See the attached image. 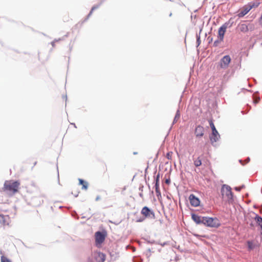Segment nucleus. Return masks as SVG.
<instances>
[{"label": "nucleus", "instance_id": "obj_23", "mask_svg": "<svg viewBox=\"0 0 262 262\" xmlns=\"http://www.w3.org/2000/svg\"><path fill=\"white\" fill-rule=\"evenodd\" d=\"M196 42H197V44H198V46H199L201 43V39H200V36L199 35H197L196 36Z\"/></svg>", "mask_w": 262, "mask_h": 262}, {"label": "nucleus", "instance_id": "obj_5", "mask_svg": "<svg viewBox=\"0 0 262 262\" xmlns=\"http://www.w3.org/2000/svg\"><path fill=\"white\" fill-rule=\"evenodd\" d=\"M226 31V27L225 26H223L219 28L218 31L217 39L213 42L214 47H216L219 46L223 41Z\"/></svg>", "mask_w": 262, "mask_h": 262}, {"label": "nucleus", "instance_id": "obj_16", "mask_svg": "<svg viewBox=\"0 0 262 262\" xmlns=\"http://www.w3.org/2000/svg\"><path fill=\"white\" fill-rule=\"evenodd\" d=\"M79 184L81 185H82V189H84L85 190H86L88 187V183L83 181V180L79 179Z\"/></svg>", "mask_w": 262, "mask_h": 262}, {"label": "nucleus", "instance_id": "obj_9", "mask_svg": "<svg viewBox=\"0 0 262 262\" xmlns=\"http://www.w3.org/2000/svg\"><path fill=\"white\" fill-rule=\"evenodd\" d=\"M231 58L229 55L224 56L220 60V66L221 68L226 69L229 67L231 62Z\"/></svg>", "mask_w": 262, "mask_h": 262}, {"label": "nucleus", "instance_id": "obj_28", "mask_svg": "<svg viewBox=\"0 0 262 262\" xmlns=\"http://www.w3.org/2000/svg\"><path fill=\"white\" fill-rule=\"evenodd\" d=\"M166 183H169V181H168V180H167L166 181Z\"/></svg>", "mask_w": 262, "mask_h": 262}, {"label": "nucleus", "instance_id": "obj_25", "mask_svg": "<svg viewBox=\"0 0 262 262\" xmlns=\"http://www.w3.org/2000/svg\"><path fill=\"white\" fill-rule=\"evenodd\" d=\"M98 7H94L92 8L91 11H90V13L88 15V16H90V15H91L92 14V12L95 10L96 9H97Z\"/></svg>", "mask_w": 262, "mask_h": 262}, {"label": "nucleus", "instance_id": "obj_24", "mask_svg": "<svg viewBox=\"0 0 262 262\" xmlns=\"http://www.w3.org/2000/svg\"><path fill=\"white\" fill-rule=\"evenodd\" d=\"M259 101H260V98L257 97V98H255L253 102L255 104H257V103H259Z\"/></svg>", "mask_w": 262, "mask_h": 262}, {"label": "nucleus", "instance_id": "obj_13", "mask_svg": "<svg viewBox=\"0 0 262 262\" xmlns=\"http://www.w3.org/2000/svg\"><path fill=\"white\" fill-rule=\"evenodd\" d=\"M204 129L203 126L199 125L196 126L195 129V134L196 137H201L204 135Z\"/></svg>", "mask_w": 262, "mask_h": 262}, {"label": "nucleus", "instance_id": "obj_19", "mask_svg": "<svg viewBox=\"0 0 262 262\" xmlns=\"http://www.w3.org/2000/svg\"><path fill=\"white\" fill-rule=\"evenodd\" d=\"M247 245H248V248L249 250H253L255 248V245L251 241H248Z\"/></svg>", "mask_w": 262, "mask_h": 262}, {"label": "nucleus", "instance_id": "obj_3", "mask_svg": "<svg viewBox=\"0 0 262 262\" xmlns=\"http://www.w3.org/2000/svg\"><path fill=\"white\" fill-rule=\"evenodd\" d=\"M203 224L210 227H218L220 226V221L216 217H204Z\"/></svg>", "mask_w": 262, "mask_h": 262}, {"label": "nucleus", "instance_id": "obj_17", "mask_svg": "<svg viewBox=\"0 0 262 262\" xmlns=\"http://www.w3.org/2000/svg\"><path fill=\"white\" fill-rule=\"evenodd\" d=\"M255 220L256 223L259 225L262 229V218L259 216L256 215L255 217Z\"/></svg>", "mask_w": 262, "mask_h": 262}, {"label": "nucleus", "instance_id": "obj_2", "mask_svg": "<svg viewBox=\"0 0 262 262\" xmlns=\"http://www.w3.org/2000/svg\"><path fill=\"white\" fill-rule=\"evenodd\" d=\"M221 193L222 196L224 199L228 201L232 200L233 194L231 191V188L230 186L226 185H224L221 189Z\"/></svg>", "mask_w": 262, "mask_h": 262}, {"label": "nucleus", "instance_id": "obj_4", "mask_svg": "<svg viewBox=\"0 0 262 262\" xmlns=\"http://www.w3.org/2000/svg\"><path fill=\"white\" fill-rule=\"evenodd\" d=\"M259 4L258 2H251L244 6L240 10L239 15L243 16L247 14L249 11L254 7H257Z\"/></svg>", "mask_w": 262, "mask_h": 262}, {"label": "nucleus", "instance_id": "obj_20", "mask_svg": "<svg viewBox=\"0 0 262 262\" xmlns=\"http://www.w3.org/2000/svg\"><path fill=\"white\" fill-rule=\"evenodd\" d=\"M0 223L3 225H5L6 223L5 217L2 214H0Z\"/></svg>", "mask_w": 262, "mask_h": 262}, {"label": "nucleus", "instance_id": "obj_6", "mask_svg": "<svg viewBox=\"0 0 262 262\" xmlns=\"http://www.w3.org/2000/svg\"><path fill=\"white\" fill-rule=\"evenodd\" d=\"M209 125L212 129V134L210 137V139L212 143L216 142L220 138V135L215 128L212 120H209Z\"/></svg>", "mask_w": 262, "mask_h": 262}, {"label": "nucleus", "instance_id": "obj_27", "mask_svg": "<svg viewBox=\"0 0 262 262\" xmlns=\"http://www.w3.org/2000/svg\"><path fill=\"white\" fill-rule=\"evenodd\" d=\"M259 23L262 26V17H260L259 19Z\"/></svg>", "mask_w": 262, "mask_h": 262}, {"label": "nucleus", "instance_id": "obj_22", "mask_svg": "<svg viewBox=\"0 0 262 262\" xmlns=\"http://www.w3.org/2000/svg\"><path fill=\"white\" fill-rule=\"evenodd\" d=\"M172 151H169L166 154V158L168 159V160H171L172 159Z\"/></svg>", "mask_w": 262, "mask_h": 262}, {"label": "nucleus", "instance_id": "obj_21", "mask_svg": "<svg viewBox=\"0 0 262 262\" xmlns=\"http://www.w3.org/2000/svg\"><path fill=\"white\" fill-rule=\"evenodd\" d=\"M1 262H11L7 257L3 255L1 258Z\"/></svg>", "mask_w": 262, "mask_h": 262}, {"label": "nucleus", "instance_id": "obj_1", "mask_svg": "<svg viewBox=\"0 0 262 262\" xmlns=\"http://www.w3.org/2000/svg\"><path fill=\"white\" fill-rule=\"evenodd\" d=\"M20 183L18 181L9 180L5 181L3 188L4 191H8L13 194L18 191Z\"/></svg>", "mask_w": 262, "mask_h": 262}, {"label": "nucleus", "instance_id": "obj_10", "mask_svg": "<svg viewBox=\"0 0 262 262\" xmlns=\"http://www.w3.org/2000/svg\"><path fill=\"white\" fill-rule=\"evenodd\" d=\"M190 203L191 205L194 207H197L200 205V200L194 194H191L189 197Z\"/></svg>", "mask_w": 262, "mask_h": 262}, {"label": "nucleus", "instance_id": "obj_18", "mask_svg": "<svg viewBox=\"0 0 262 262\" xmlns=\"http://www.w3.org/2000/svg\"><path fill=\"white\" fill-rule=\"evenodd\" d=\"M194 165L196 167H199L202 165V161L200 157L194 160Z\"/></svg>", "mask_w": 262, "mask_h": 262}, {"label": "nucleus", "instance_id": "obj_12", "mask_svg": "<svg viewBox=\"0 0 262 262\" xmlns=\"http://www.w3.org/2000/svg\"><path fill=\"white\" fill-rule=\"evenodd\" d=\"M191 217L193 221L195 222L196 224H204V217H201L193 213L191 215Z\"/></svg>", "mask_w": 262, "mask_h": 262}, {"label": "nucleus", "instance_id": "obj_11", "mask_svg": "<svg viewBox=\"0 0 262 262\" xmlns=\"http://www.w3.org/2000/svg\"><path fill=\"white\" fill-rule=\"evenodd\" d=\"M94 257L97 262H104L105 259V255L101 252L95 253Z\"/></svg>", "mask_w": 262, "mask_h": 262}, {"label": "nucleus", "instance_id": "obj_7", "mask_svg": "<svg viewBox=\"0 0 262 262\" xmlns=\"http://www.w3.org/2000/svg\"><path fill=\"white\" fill-rule=\"evenodd\" d=\"M141 213L144 216V217L140 218V219L138 220L137 221L138 222H143L145 218L155 217L154 212L146 206L144 207L142 209Z\"/></svg>", "mask_w": 262, "mask_h": 262}, {"label": "nucleus", "instance_id": "obj_29", "mask_svg": "<svg viewBox=\"0 0 262 262\" xmlns=\"http://www.w3.org/2000/svg\"><path fill=\"white\" fill-rule=\"evenodd\" d=\"M235 190H239L240 189H238V188H235Z\"/></svg>", "mask_w": 262, "mask_h": 262}, {"label": "nucleus", "instance_id": "obj_26", "mask_svg": "<svg viewBox=\"0 0 262 262\" xmlns=\"http://www.w3.org/2000/svg\"><path fill=\"white\" fill-rule=\"evenodd\" d=\"M103 167V171L104 172H105L106 171H107V167H106V165H103L102 166Z\"/></svg>", "mask_w": 262, "mask_h": 262}, {"label": "nucleus", "instance_id": "obj_14", "mask_svg": "<svg viewBox=\"0 0 262 262\" xmlns=\"http://www.w3.org/2000/svg\"><path fill=\"white\" fill-rule=\"evenodd\" d=\"M159 178H160L159 174H158L156 177V184H155V191L157 194H160V190L159 184Z\"/></svg>", "mask_w": 262, "mask_h": 262}, {"label": "nucleus", "instance_id": "obj_15", "mask_svg": "<svg viewBox=\"0 0 262 262\" xmlns=\"http://www.w3.org/2000/svg\"><path fill=\"white\" fill-rule=\"evenodd\" d=\"M238 28L241 32H247L248 30V26L245 24H240L238 26Z\"/></svg>", "mask_w": 262, "mask_h": 262}, {"label": "nucleus", "instance_id": "obj_8", "mask_svg": "<svg viewBox=\"0 0 262 262\" xmlns=\"http://www.w3.org/2000/svg\"><path fill=\"white\" fill-rule=\"evenodd\" d=\"M106 236V234L105 232H96L95 234V242L96 245H100L104 241Z\"/></svg>", "mask_w": 262, "mask_h": 262}]
</instances>
